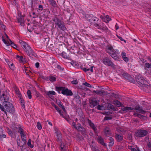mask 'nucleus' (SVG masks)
Wrapping results in <instances>:
<instances>
[{"instance_id": "nucleus-1", "label": "nucleus", "mask_w": 151, "mask_h": 151, "mask_svg": "<svg viewBox=\"0 0 151 151\" xmlns=\"http://www.w3.org/2000/svg\"><path fill=\"white\" fill-rule=\"evenodd\" d=\"M19 42L21 46L27 53L28 55L30 57H37V55L31 49L30 47L25 42L20 40Z\"/></svg>"}, {"instance_id": "nucleus-2", "label": "nucleus", "mask_w": 151, "mask_h": 151, "mask_svg": "<svg viewBox=\"0 0 151 151\" xmlns=\"http://www.w3.org/2000/svg\"><path fill=\"white\" fill-rule=\"evenodd\" d=\"M136 81L138 86L140 87L141 89L147 92V89L149 88L150 87L147 84V82L144 78L140 76H138L136 77Z\"/></svg>"}, {"instance_id": "nucleus-3", "label": "nucleus", "mask_w": 151, "mask_h": 151, "mask_svg": "<svg viewBox=\"0 0 151 151\" xmlns=\"http://www.w3.org/2000/svg\"><path fill=\"white\" fill-rule=\"evenodd\" d=\"M52 20L55 24V27L58 28L64 31L66 30L67 29L65 26V23L62 20L58 18L57 16H55L52 18Z\"/></svg>"}, {"instance_id": "nucleus-4", "label": "nucleus", "mask_w": 151, "mask_h": 151, "mask_svg": "<svg viewBox=\"0 0 151 151\" xmlns=\"http://www.w3.org/2000/svg\"><path fill=\"white\" fill-rule=\"evenodd\" d=\"M9 95L8 92L6 89L0 90V101L3 103L9 102Z\"/></svg>"}, {"instance_id": "nucleus-5", "label": "nucleus", "mask_w": 151, "mask_h": 151, "mask_svg": "<svg viewBox=\"0 0 151 151\" xmlns=\"http://www.w3.org/2000/svg\"><path fill=\"white\" fill-rule=\"evenodd\" d=\"M86 19L90 22L91 24L93 25L95 27H99V25H98V23H96V22H98L99 20V19L95 17L92 14H87L86 15Z\"/></svg>"}, {"instance_id": "nucleus-6", "label": "nucleus", "mask_w": 151, "mask_h": 151, "mask_svg": "<svg viewBox=\"0 0 151 151\" xmlns=\"http://www.w3.org/2000/svg\"><path fill=\"white\" fill-rule=\"evenodd\" d=\"M4 106V111H2L4 112L5 114H6V112L10 114H13L14 112V108L13 105L10 103L9 102L6 103H3Z\"/></svg>"}, {"instance_id": "nucleus-7", "label": "nucleus", "mask_w": 151, "mask_h": 151, "mask_svg": "<svg viewBox=\"0 0 151 151\" xmlns=\"http://www.w3.org/2000/svg\"><path fill=\"white\" fill-rule=\"evenodd\" d=\"M106 51L114 59L118 60L119 58L115 53V50L111 46H107L106 47Z\"/></svg>"}, {"instance_id": "nucleus-8", "label": "nucleus", "mask_w": 151, "mask_h": 151, "mask_svg": "<svg viewBox=\"0 0 151 151\" xmlns=\"http://www.w3.org/2000/svg\"><path fill=\"white\" fill-rule=\"evenodd\" d=\"M57 90L59 91H62L61 93L64 95L67 96H71L73 95V93L71 90L63 87H58Z\"/></svg>"}, {"instance_id": "nucleus-9", "label": "nucleus", "mask_w": 151, "mask_h": 151, "mask_svg": "<svg viewBox=\"0 0 151 151\" xmlns=\"http://www.w3.org/2000/svg\"><path fill=\"white\" fill-rule=\"evenodd\" d=\"M102 62L104 64L108 66H111L113 68H114L115 65L113 63L110 59L108 57H105L103 58Z\"/></svg>"}, {"instance_id": "nucleus-10", "label": "nucleus", "mask_w": 151, "mask_h": 151, "mask_svg": "<svg viewBox=\"0 0 151 151\" xmlns=\"http://www.w3.org/2000/svg\"><path fill=\"white\" fill-rule=\"evenodd\" d=\"M148 133V132L146 130L140 129L137 131L135 135L137 137H142L145 136Z\"/></svg>"}, {"instance_id": "nucleus-11", "label": "nucleus", "mask_w": 151, "mask_h": 151, "mask_svg": "<svg viewBox=\"0 0 151 151\" xmlns=\"http://www.w3.org/2000/svg\"><path fill=\"white\" fill-rule=\"evenodd\" d=\"M98 25H99V28L98 27H96L97 29H101L106 32L108 31V28L104 24H103L101 25L100 23H98Z\"/></svg>"}, {"instance_id": "nucleus-12", "label": "nucleus", "mask_w": 151, "mask_h": 151, "mask_svg": "<svg viewBox=\"0 0 151 151\" xmlns=\"http://www.w3.org/2000/svg\"><path fill=\"white\" fill-rule=\"evenodd\" d=\"M97 142L98 143L104 146L105 147H107V145L104 142V139L101 136L98 137L97 138Z\"/></svg>"}, {"instance_id": "nucleus-13", "label": "nucleus", "mask_w": 151, "mask_h": 151, "mask_svg": "<svg viewBox=\"0 0 151 151\" xmlns=\"http://www.w3.org/2000/svg\"><path fill=\"white\" fill-rule=\"evenodd\" d=\"M134 109H135L137 112L142 114H144L146 112V111L143 110L139 106H136V107L134 108Z\"/></svg>"}, {"instance_id": "nucleus-14", "label": "nucleus", "mask_w": 151, "mask_h": 151, "mask_svg": "<svg viewBox=\"0 0 151 151\" xmlns=\"http://www.w3.org/2000/svg\"><path fill=\"white\" fill-rule=\"evenodd\" d=\"M17 22L20 23L21 26H23L24 22L23 17L21 16H18L17 19Z\"/></svg>"}, {"instance_id": "nucleus-15", "label": "nucleus", "mask_w": 151, "mask_h": 151, "mask_svg": "<svg viewBox=\"0 0 151 151\" xmlns=\"http://www.w3.org/2000/svg\"><path fill=\"white\" fill-rule=\"evenodd\" d=\"M98 104L97 101L94 99H92L90 102V106L91 108H93L96 106Z\"/></svg>"}, {"instance_id": "nucleus-16", "label": "nucleus", "mask_w": 151, "mask_h": 151, "mask_svg": "<svg viewBox=\"0 0 151 151\" xmlns=\"http://www.w3.org/2000/svg\"><path fill=\"white\" fill-rule=\"evenodd\" d=\"M113 104L119 107H124L123 104L117 100H114L113 101Z\"/></svg>"}, {"instance_id": "nucleus-17", "label": "nucleus", "mask_w": 151, "mask_h": 151, "mask_svg": "<svg viewBox=\"0 0 151 151\" xmlns=\"http://www.w3.org/2000/svg\"><path fill=\"white\" fill-rule=\"evenodd\" d=\"M35 95L36 97L37 98L38 100L40 101H42L44 99L43 96L41 95L37 91L35 92Z\"/></svg>"}, {"instance_id": "nucleus-18", "label": "nucleus", "mask_w": 151, "mask_h": 151, "mask_svg": "<svg viewBox=\"0 0 151 151\" xmlns=\"http://www.w3.org/2000/svg\"><path fill=\"white\" fill-rule=\"evenodd\" d=\"M121 56L123 60L126 62L129 61V58L126 57V53L124 52H122L121 53Z\"/></svg>"}, {"instance_id": "nucleus-19", "label": "nucleus", "mask_w": 151, "mask_h": 151, "mask_svg": "<svg viewBox=\"0 0 151 151\" xmlns=\"http://www.w3.org/2000/svg\"><path fill=\"white\" fill-rule=\"evenodd\" d=\"M115 136V138L117 141L120 142L122 140L123 137L122 135L116 133Z\"/></svg>"}, {"instance_id": "nucleus-20", "label": "nucleus", "mask_w": 151, "mask_h": 151, "mask_svg": "<svg viewBox=\"0 0 151 151\" xmlns=\"http://www.w3.org/2000/svg\"><path fill=\"white\" fill-rule=\"evenodd\" d=\"M17 143L18 146L20 147H22V148L23 146L26 144V143H24V142H22L20 141L19 138L17 139Z\"/></svg>"}, {"instance_id": "nucleus-21", "label": "nucleus", "mask_w": 151, "mask_h": 151, "mask_svg": "<svg viewBox=\"0 0 151 151\" xmlns=\"http://www.w3.org/2000/svg\"><path fill=\"white\" fill-rule=\"evenodd\" d=\"M60 147V149L61 151H66L68 149L67 146L64 143H61Z\"/></svg>"}, {"instance_id": "nucleus-22", "label": "nucleus", "mask_w": 151, "mask_h": 151, "mask_svg": "<svg viewBox=\"0 0 151 151\" xmlns=\"http://www.w3.org/2000/svg\"><path fill=\"white\" fill-rule=\"evenodd\" d=\"M57 103L58 105L65 112L66 111L63 105L60 100H58L57 101Z\"/></svg>"}, {"instance_id": "nucleus-23", "label": "nucleus", "mask_w": 151, "mask_h": 151, "mask_svg": "<svg viewBox=\"0 0 151 151\" xmlns=\"http://www.w3.org/2000/svg\"><path fill=\"white\" fill-rule=\"evenodd\" d=\"M22 139L24 143H26L27 142V136L24 132L20 134Z\"/></svg>"}, {"instance_id": "nucleus-24", "label": "nucleus", "mask_w": 151, "mask_h": 151, "mask_svg": "<svg viewBox=\"0 0 151 151\" xmlns=\"http://www.w3.org/2000/svg\"><path fill=\"white\" fill-rule=\"evenodd\" d=\"M16 58L20 63H24L25 62V59L23 58V56H19V55H17Z\"/></svg>"}, {"instance_id": "nucleus-25", "label": "nucleus", "mask_w": 151, "mask_h": 151, "mask_svg": "<svg viewBox=\"0 0 151 151\" xmlns=\"http://www.w3.org/2000/svg\"><path fill=\"white\" fill-rule=\"evenodd\" d=\"M74 100L77 104H80L81 103V98L78 95L75 96L74 98Z\"/></svg>"}, {"instance_id": "nucleus-26", "label": "nucleus", "mask_w": 151, "mask_h": 151, "mask_svg": "<svg viewBox=\"0 0 151 151\" xmlns=\"http://www.w3.org/2000/svg\"><path fill=\"white\" fill-rule=\"evenodd\" d=\"M123 107L124 108L122 109L120 111H128L134 109V108H132L131 107L127 106H124Z\"/></svg>"}, {"instance_id": "nucleus-27", "label": "nucleus", "mask_w": 151, "mask_h": 151, "mask_svg": "<svg viewBox=\"0 0 151 151\" xmlns=\"http://www.w3.org/2000/svg\"><path fill=\"white\" fill-rule=\"evenodd\" d=\"M57 136V141L58 142H61L62 140V136L61 133L56 134Z\"/></svg>"}, {"instance_id": "nucleus-28", "label": "nucleus", "mask_w": 151, "mask_h": 151, "mask_svg": "<svg viewBox=\"0 0 151 151\" xmlns=\"http://www.w3.org/2000/svg\"><path fill=\"white\" fill-rule=\"evenodd\" d=\"M14 91L15 93L18 96V97H22V95L18 88L17 87H14Z\"/></svg>"}, {"instance_id": "nucleus-29", "label": "nucleus", "mask_w": 151, "mask_h": 151, "mask_svg": "<svg viewBox=\"0 0 151 151\" xmlns=\"http://www.w3.org/2000/svg\"><path fill=\"white\" fill-rule=\"evenodd\" d=\"M108 139L109 140V146L111 147L114 144V139L112 137H110Z\"/></svg>"}, {"instance_id": "nucleus-30", "label": "nucleus", "mask_w": 151, "mask_h": 151, "mask_svg": "<svg viewBox=\"0 0 151 151\" xmlns=\"http://www.w3.org/2000/svg\"><path fill=\"white\" fill-rule=\"evenodd\" d=\"M45 93L46 95L49 96L50 95H55L56 94V93L53 91H45Z\"/></svg>"}, {"instance_id": "nucleus-31", "label": "nucleus", "mask_w": 151, "mask_h": 151, "mask_svg": "<svg viewBox=\"0 0 151 151\" xmlns=\"http://www.w3.org/2000/svg\"><path fill=\"white\" fill-rule=\"evenodd\" d=\"M62 55L64 58L70 59V57H69V55L64 52H62Z\"/></svg>"}, {"instance_id": "nucleus-32", "label": "nucleus", "mask_w": 151, "mask_h": 151, "mask_svg": "<svg viewBox=\"0 0 151 151\" xmlns=\"http://www.w3.org/2000/svg\"><path fill=\"white\" fill-rule=\"evenodd\" d=\"M19 97V101L21 104V105L23 108H25L24 102L23 99L22 98V96Z\"/></svg>"}, {"instance_id": "nucleus-33", "label": "nucleus", "mask_w": 151, "mask_h": 151, "mask_svg": "<svg viewBox=\"0 0 151 151\" xmlns=\"http://www.w3.org/2000/svg\"><path fill=\"white\" fill-rule=\"evenodd\" d=\"M3 129L0 128V138H5L6 137V136L5 134H3Z\"/></svg>"}, {"instance_id": "nucleus-34", "label": "nucleus", "mask_w": 151, "mask_h": 151, "mask_svg": "<svg viewBox=\"0 0 151 151\" xmlns=\"http://www.w3.org/2000/svg\"><path fill=\"white\" fill-rule=\"evenodd\" d=\"M93 66H91L90 67V68H83V70L84 71L86 72L87 71H90L91 72H93Z\"/></svg>"}, {"instance_id": "nucleus-35", "label": "nucleus", "mask_w": 151, "mask_h": 151, "mask_svg": "<svg viewBox=\"0 0 151 151\" xmlns=\"http://www.w3.org/2000/svg\"><path fill=\"white\" fill-rule=\"evenodd\" d=\"M111 20V19L109 17V15H107L106 16L105 18H104V21L106 22V23H108L109 22V21H110Z\"/></svg>"}, {"instance_id": "nucleus-36", "label": "nucleus", "mask_w": 151, "mask_h": 151, "mask_svg": "<svg viewBox=\"0 0 151 151\" xmlns=\"http://www.w3.org/2000/svg\"><path fill=\"white\" fill-rule=\"evenodd\" d=\"M78 126L76 127V128H75L76 129L79 131H82L84 129L81 126V125L80 124H79L78 125Z\"/></svg>"}, {"instance_id": "nucleus-37", "label": "nucleus", "mask_w": 151, "mask_h": 151, "mask_svg": "<svg viewBox=\"0 0 151 151\" xmlns=\"http://www.w3.org/2000/svg\"><path fill=\"white\" fill-rule=\"evenodd\" d=\"M104 133L106 134H110V129L108 127L106 128L104 130Z\"/></svg>"}, {"instance_id": "nucleus-38", "label": "nucleus", "mask_w": 151, "mask_h": 151, "mask_svg": "<svg viewBox=\"0 0 151 151\" xmlns=\"http://www.w3.org/2000/svg\"><path fill=\"white\" fill-rule=\"evenodd\" d=\"M89 143L91 148L95 147L96 146L95 144L94 143V142L93 140H92V141L89 142Z\"/></svg>"}, {"instance_id": "nucleus-39", "label": "nucleus", "mask_w": 151, "mask_h": 151, "mask_svg": "<svg viewBox=\"0 0 151 151\" xmlns=\"http://www.w3.org/2000/svg\"><path fill=\"white\" fill-rule=\"evenodd\" d=\"M107 108L108 109H111L113 110H114L115 109V108L114 107V106L110 104H108Z\"/></svg>"}, {"instance_id": "nucleus-40", "label": "nucleus", "mask_w": 151, "mask_h": 151, "mask_svg": "<svg viewBox=\"0 0 151 151\" xmlns=\"http://www.w3.org/2000/svg\"><path fill=\"white\" fill-rule=\"evenodd\" d=\"M121 76L125 78H128L129 74L127 73L123 72L121 74Z\"/></svg>"}, {"instance_id": "nucleus-41", "label": "nucleus", "mask_w": 151, "mask_h": 151, "mask_svg": "<svg viewBox=\"0 0 151 151\" xmlns=\"http://www.w3.org/2000/svg\"><path fill=\"white\" fill-rule=\"evenodd\" d=\"M9 63H8V65L9 66V67L12 70H14V66L13 63L11 62H9Z\"/></svg>"}, {"instance_id": "nucleus-42", "label": "nucleus", "mask_w": 151, "mask_h": 151, "mask_svg": "<svg viewBox=\"0 0 151 151\" xmlns=\"http://www.w3.org/2000/svg\"><path fill=\"white\" fill-rule=\"evenodd\" d=\"M9 41L10 42V45L12 46L14 48L17 49V46L14 44L12 41L10 40H9Z\"/></svg>"}, {"instance_id": "nucleus-43", "label": "nucleus", "mask_w": 151, "mask_h": 151, "mask_svg": "<svg viewBox=\"0 0 151 151\" xmlns=\"http://www.w3.org/2000/svg\"><path fill=\"white\" fill-rule=\"evenodd\" d=\"M27 145L29 147H30L31 148H33L34 147L33 145H32L31 144L30 139H29L28 140V142L27 143Z\"/></svg>"}, {"instance_id": "nucleus-44", "label": "nucleus", "mask_w": 151, "mask_h": 151, "mask_svg": "<svg viewBox=\"0 0 151 151\" xmlns=\"http://www.w3.org/2000/svg\"><path fill=\"white\" fill-rule=\"evenodd\" d=\"M87 122L88 123L89 125L91 127H92L94 125V124L91 122V120L89 119H88L87 120Z\"/></svg>"}, {"instance_id": "nucleus-45", "label": "nucleus", "mask_w": 151, "mask_h": 151, "mask_svg": "<svg viewBox=\"0 0 151 151\" xmlns=\"http://www.w3.org/2000/svg\"><path fill=\"white\" fill-rule=\"evenodd\" d=\"M18 132L21 134L24 133L23 129L21 127H19L18 129Z\"/></svg>"}, {"instance_id": "nucleus-46", "label": "nucleus", "mask_w": 151, "mask_h": 151, "mask_svg": "<svg viewBox=\"0 0 151 151\" xmlns=\"http://www.w3.org/2000/svg\"><path fill=\"white\" fill-rule=\"evenodd\" d=\"M128 148L131 151H137V149L132 147L131 146H128Z\"/></svg>"}, {"instance_id": "nucleus-47", "label": "nucleus", "mask_w": 151, "mask_h": 151, "mask_svg": "<svg viewBox=\"0 0 151 151\" xmlns=\"http://www.w3.org/2000/svg\"><path fill=\"white\" fill-rule=\"evenodd\" d=\"M27 94L29 99H31L32 98L31 93L29 90L27 91Z\"/></svg>"}, {"instance_id": "nucleus-48", "label": "nucleus", "mask_w": 151, "mask_h": 151, "mask_svg": "<svg viewBox=\"0 0 151 151\" xmlns=\"http://www.w3.org/2000/svg\"><path fill=\"white\" fill-rule=\"evenodd\" d=\"M76 138L78 140H81L82 137L80 134H77L76 135Z\"/></svg>"}, {"instance_id": "nucleus-49", "label": "nucleus", "mask_w": 151, "mask_h": 151, "mask_svg": "<svg viewBox=\"0 0 151 151\" xmlns=\"http://www.w3.org/2000/svg\"><path fill=\"white\" fill-rule=\"evenodd\" d=\"M49 80L51 81L54 82L56 80V78L55 77L51 76L49 77Z\"/></svg>"}, {"instance_id": "nucleus-50", "label": "nucleus", "mask_w": 151, "mask_h": 151, "mask_svg": "<svg viewBox=\"0 0 151 151\" xmlns=\"http://www.w3.org/2000/svg\"><path fill=\"white\" fill-rule=\"evenodd\" d=\"M54 131L56 134L61 133L60 132L58 128H55Z\"/></svg>"}, {"instance_id": "nucleus-51", "label": "nucleus", "mask_w": 151, "mask_h": 151, "mask_svg": "<svg viewBox=\"0 0 151 151\" xmlns=\"http://www.w3.org/2000/svg\"><path fill=\"white\" fill-rule=\"evenodd\" d=\"M37 128L39 130L41 129L42 128L41 125L39 122H38L37 123Z\"/></svg>"}, {"instance_id": "nucleus-52", "label": "nucleus", "mask_w": 151, "mask_h": 151, "mask_svg": "<svg viewBox=\"0 0 151 151\" xmlns=\"http://www.w3.org/2000/svg\"><path fill=\"white\" fill-rule=\"evenodd\" d=\"M49 1L51 3V4L52 6H55L56 4V2L54 0H50Z\"/></svg>"}, {"instance_id": "nucleus-53", "label": "nucleus", "mask_w": 151, "mask_h": 151, "mask_svg": "<svg viewBox=\"0 0 151 151\" xmlns=\"http://www.w3.org/2000/svg\"><path fill=\"white\" fill-rule=\"evenodd\" d=\"M7 130L8 131V133L9 135L11 137L13 136V134L12 133V132L11 131L9 130V129L8 128H7Z\"/></svg>"}, {"instance_id": "nucleus-54", "label": "nucleus", "mask_w": 151, "mask_h": 151, "mask_svg": "<svg viewBox=\"0 0 151 151\" xmlns=\"http://www.w3.org/2000/svg\"><path fill=\"white\" fill-rule=\"evenodd\" d=\"M2 41L4 42L7 45H8L10 44V42H7L5 40V39H4L3 37H2Z\"/></svg>"}, {"instance_id": "nucleus-55", "label": "nucleus", "mask_w": 151, "mask_h": 151, "mask_svg": "<svg viewBox=\"0 0 151 151\" xmlns=\"http://www.w3.org/2000/svg\"><path fill=\"white\" fill-rule=\"evenodd\" d=\"M39 10L42 11L43 10V6L41 5H39L38 6V8L37 9Z\"/></svg>"}, {"instance_id": "nucleus-56", "label": "nucleus", "mask_w": 151, "mask_h": 151, "mask_svg": "<svg viewBox=\"0 0 151 151\" xmlns=\"http://www.w3.org/2000/svg\"><path fill=\"white\" fill-rule=\"evenodd\" d=\"M83 85L88 87H91V86L88 83L86 82L83 83Z\"/></svg>"}, {"instance_id": "nucleus-57", "label": "nucleus", "mask_w": 151, "mask_h": 151, "mask_svg": "<svg viewBox=\"0 0 151 151\" xmlns=\"http://www.w3.org/2000/svg\"><path fill=\"white\" fill-rule=\"evenodd\" d=\"M146 67L147 68H151V64L148 63H146L145 64Z\"/></svg>"}, {"instance_id": "nucleus-58", "label": "nucleus", "mask_w": 151, "mask_h": 151, "mask_svg": "<svg viewBox=\"0 0 151 151\" xmlns=\"http://www.w3.org/2000/svg\"><path fill=\"white\" fill-rule=\"evenodd\" d=\"M112 119V117L110 116H105L104 118V120H111Z\"/></svg>"}, {"instance_id": "nucleus-59", "label": "nucleus", "mask_w": 151, "mask_h": 151, "mask_svg": "<svg viewBox=\"0 0 151 151\" xmlns=\"http://www.w3.org/2000/svg\"><path fill=\"white\" fill-rule=\"evenodd\" d=\"M11 4L13 6H17V4L15 1H14L11 2Z\"/></svg>"}, {"instance_id": "nucleus-60", "label": "nucleus", "mask_w": 151, "mask_h": 151, "mask_svg": "<svg viewBox=\"0 0 151 151\" xmlns=\"http://www.w3.org/2000/svg\"><path fill=\"white\" fill-rule=\"evenodd\" d=\"M91 128L94 130L95 133H96L97 131V129L96 127L95 126V125L91 127Z\"/></svg>"}, {"instance_id": "nucleus-61", "label": "nucleus", "mask_w": 151, "mask_h": 151, "mask_svg": "<svg viewBox=\"0 0 151 151\" xmlns=\"http://www.w3.org/2000/svg\"><path fill=\"white\" fill-rule=\"evenodd\" d=\"M104 91H97V93L99 94L103 95L104 93Z\"/></svg>"}, {"instance_id": "nucleus-62", "label": "nucleus", "mask_w": 151, "mask_h": 151, "mask_svg": "<svg viewBox=\"0 0 151 151\" xmlns=\"http://www.w3.org/2000/svg\"><path fill=\"white\" fill-rule=\"evenodd\" d=\"M53 106L55 107V109L56 110H57L58 111L60 110L59 108L55 104H54L53 105Z\"/></svg>"}, {"instance_id": "nucleus-63", "label": "nucleus", "mask_w": 151, "mask_h": 151, "mask_svg": "<svg viewBox=\"0 0 151 151\" xmlns=\"http://www.w3.org/2000/svg\"><path fill=\"white\" fill-rule=\"evenodd\" d=\"M71 83L72 84H77L78 82V81L77 80H74L73 81H71Z\"/></svg>"}, {"instance_id": "nucleus-64", "label": "nucleus", "mask_w": 151, "mask_h": 151, "mask_svg": "<svg viewBox=\"0 0 151 151\" xmlns=\"http://www.w3.org/2000/svg\"><path fill=\"white\" fill-rule=\"evenodd\" d=\"M92 151H99V149H97L96 146L91 148Z\"/></svg>"}]
</instances>
